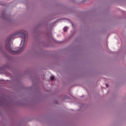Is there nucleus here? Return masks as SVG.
<instances>
[{
  "label": "nucleus",
  "mask_w": 126,
  "mask_h": 126,
  "mask_svg": "<svg viewBox=\"0 0 126 126\" xmlns=\"http://www.w3.org/2000/svg\"><path fill=\"white\" fill-rule=\"evenodd\" d=\"M24 31H22L18 32H17L15 33V34H14V36H15L17 35H19V37H22L23 39V45L22 47H21L19 48L18 50L17 51H14L12 50L10 47V46L9 44L8 46L9 47V49L8 50V51L11 53L14 54H16L18 52H21L23 49L24 47L23 46L24 45L25 42V41L26 40V34L24 32Z\"/></svg>",
  "instance_id": "nucleus-1"
},
{
  "label": "nucleus",
  "mask_w": 126,
  "mask_h": 126,
  "mask_svg": "<svg viewBox=\"0 0 126 126\" xmlns=\"http://www.w3.org/2000/svg\"><path fill=\"white\" fill-rule=\"evenodd\" d=\"M68 29V28L67 27H65L63 28V31L64 32H66L67 31V30Z\"/></svg>",
  "instance_id": "nucleus-2"
},
{
  "label": "nucleus",
  "mask_w": 126,
  "mask_h": 126,
  "mask_svg": "<svg viewBox=\"0 0 126 126\" xmlns=\"http://www.w3.org/2000/svg\"><path fill=\"white\" fill-rule=\"evenodd\" d=\"M13 38V37H9L7 39V42L8 41L9 42L10 40Z\"/></svg>",
  "instance_id": "nucleus-3"
},
{
  "label": "nucleus",
  "mask_w": 126,
  "mask_h": 126,
  "mask_svg": "<svg viewBox=\"0 0 126 126\" xmlns=\"http://www.w3.org/2000/svg\"><path fill=\"white\" fill-rule=\"evenodd\" d=\"M54 79V77L53 76H51L50 77V79L52 80H53Z\"/></svg>",
  "instance_id": "nucleus-4"
},
{
  "label": "nucleus",
  "mask_w": 126,
  "mask_h": 126,
  "mask_svg": "<svg viewBox=\"0 0 126 126\" xmlns=\"http://www.w3.org/2000/svg\"><path fill=\"white\" fill-rule=\"evenodd\" d=\"M106 87L107 88L108 87V84H106Z\"/></svg>",
  "instance_id": "nucleus-5"
},
{
  "label": "nucleus",
  "mask_w": 126,
  "mask_h": 126,
  "mask_svg": "<svg viewBox=\"0 0 126 126\" xmlns=\"http://www.w3.org/2000/svg\"><path fill=\"white\" fill-rule=\"evenodd\" d=\"M23 41L22 40H21V43H22V42Z\"/></svg>",
  "instance_id": "nucleus-6"
},
{
  "label": "nucleus",
  "mask_w": 126,
  "mask_h": 126,
  "mask_svg": "<svg viewBox=\"0 0 126 126\" xmlns=\"http://www.w3.org/2000/svg\"><path fill=\"white\" fill-rule=\"evenodd\" d=\"M7 44H6V47H7Z\"/></svg>",
  "instance_id": "nucleus-7"
}]
</instances>
